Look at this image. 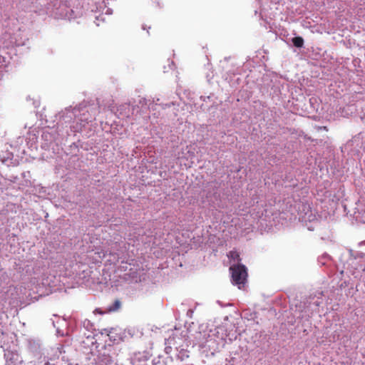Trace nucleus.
<instances>
[{"label":"nucleus","instance_id":"f257e3e1","mask_svg":"<svg viewBox=\"0 0 365 365\" xmlns=\"http://www.w3.org/2000/svg\"><path fill=\"white\" fill-rule=\"evenodd\" d=\"M99 344L93 334L82 336L79 341V351L87 361L96 356Z\"/></svg>","mask_w":365,"mask_h":365},{"label":"nucleus","instance_id":"f03ea898","mask_svg":"<svg viewBox=\"0 0 365 365\" xmlns=\"http://www.w3.org/2000/svg\"><path fill=\"white\" fill-rule=\"evenodd\" d=\"M232 283L237 285L239 289L245 287L247 281V269L242 264H233L230 267Z\"/></svg>","mask_w":365,"mask_h":365},{"label":"nucleus","instance_id":"7ed1b4c3","mask_svg":"<svg viewBox=\"0 0 365 365\" xmlns=\"http://www.w3.org/2000/svg\"><path fill=\"white\" fill-rule=\"evenodd\" d=\"M113 347L112 345H103L101 349H98V352L95 356H91L88 360L92 365H110L113 362L110 352Z\"/></svg>","mask_w":365,"mask_h":365},{"label":"nucleus","instance_id":"20e7f679","mask_svg":"<svg viewBox=\"0 0 365 365\" xmlns=\"http://www.w3.org/2000/svg\"><path fill=\"white\" fill-rule=\"evenodd\" d=\"M81 111L82 113H81L78 116L80 123H77L76 126H73L75 131L81 130L89 121H92L93 119H95L94 116L96 114V108H87L86 110H82Z\"/></svg>","mask_w":365,"mask_h":365},{"label":"nucleus","instance_id":"39448f33","mask_svg":"<svg viewBox=\"0 0 365 365\" xmlns=\"http://www.w3.org/2000/svg\"><path fill=\"white\" fill-rule=\"evenodd\" d=\"M217 334H221V339L225 341H226L227 339H228L230 341H232L237 338L235 331L232 329L227 332V329L224 326L218 327L217 328Z\"/></svg>","mask_w":365,"mask_h":365},{"label":"nucleus","instance_id":"423d86ee","mask_svg":"<svg viewBox=\"0 0 365 365\" xmlns=\"http://www.w3.org/2000/svg\"><path fill=\"white\" fill-rule=\"evenodd\" d=\"M186 339L180 336L176 335L173 336H170L165 341V344H170L173 347L175 348L176 351L182 346H185L184 343H185ZM187 346V344L185 345Z\"/></svg>","mask_w":365,"mask_h":365},{"label":"nucleus","instance_id":"0eeeda50","mask_svg":"<svg viewBox=\"0 0 365 365\" xmlns=\"http://www.w3.org/2000/svg\"><path fill=\"white\" fill-rule=\"evenodd\" d=\"M4 358L6 365H16L21 361L17 352L9 349L4 351Z\"/></svg>","mask_w":365,"mask_h":365},{"label":"nucleus","instance_id":"6e6552de","mask_svg":"<svg viewBox=\"0 0 365 365\" xmlns=\"http://www.w3.org/2000/svg\"><path fill=\"white\" fill-rule=\"evenodd\" d=\"M177 351V358L180 361H183L189 357V351L185 346L180 348Z\"/></svg>","mask_w":365,"mask_h":365},{"label":"nucleus","instance_id":"1a4fd4ad","mask_svg":"<svg viewBox=\"0 0 365 365\" xmlns=\"http://www.w3.org/2000/svg\"><path fill=\"white\" fill-rule=\"evenodd\" d=\"M292 42L297 48H302L304 46V39L301 36L292 38Z\"/></svg>","mask_w":365,"mask_h":365},{"label":"nucleus","instance_id":"9d476101","mask_svg":"<svg viewBox=\"0 0 365 365\" xmlns=\"http://www.w3.org/2000/svg\"><path fill=\"white\" fill-rule=\"evenodd\" d=\"M83 327L85 329L91 331L94 329V324L88 319H85L82 322Z\"/></svg>","mask_w":365,"mask_h":365},{"label":"nucleus","instance_id":"9b49d317","mask_svg":"<svg viewBox=\"0 0 365 365\" xmlns=\"http://www.w3.org/2000/svg\"><path fill=\"white\" fill-rule=\"evenodd\" d=\"M120 307H121L120 301L118 299H116V300H115L113 304L108 308V309L109 312H115V311L118 310L120 308Z\"/></svg>","mask_w":365,"mask_h":365},{"label":"nucleus","instance_id":"f8f14e48","mask_svg":"<svg viewBox=\"0 0 365 365\" xmlns=\"http://www.w3.org/2000/svg\"><path fill=\"white\" fill-rule=\"evenodd\" d=\"M227 257L233 260H237V262L241 261L240 254L237 251H234V250L230 251L228 253Z\"/></svg>","mask_w":365,"mask_h":365},{"label":"nucleus","instance_id":"ddd939ff","mask_svg":"<svg viewBox=\"0 0 365 365\" xmlns=\"http://www.w3.org/2000/svg\"><path fill=\"white\" fill-rule=\"evenodd\" d=\"M136 240L138 241V242H141L143 244H146V243L150 242V239L149 240L147 239V238L144 239V236L143 235L140 236V231H139L138 237Z\"/></svg>","mask_w":365,"mask_h":365},{"label":"nucleus","instance_id":"4468645a","mask_svg":"<svg viewBox=\"0 0 365 365\" xmlns=\"http://www.w3.org/2000/svg\"><path fill=\"white\" fill-rule=\"evenodd\" d=\"M172 349H173V346L172 345L166 344V346L165 348V351L166 352V354H170V351H172Z\"/></svg>","mask_w":365,"mask_h":365},{"label":"nucleus","instance_id":"2eb2a0df","mask_svg":"<svg viewBox=\"0 0 365 365\" xmlns=\"http://www.w3.org/2000/svg\"><path fill=\"white\" fill-rule=\"evenodd\" d=\"M159 363H160V359H159V358H158V359H153V361H152V364H153V365H157V364H158Z\"/></svg>","mask_w":365,"mask_h":365},{"label":"nucleus","instance_id":"dca6fc26","mask_svg":"<svg viewBox=\"0 0 365 365\" xmlns=\"http://www.w3.org/2000/svg\"><path fill=\"white\" fill-rule=\"evenodd\" d=\"M153 3L155 4L157 7H161L160 2L159 0H154Z\"/></svg>","mask_w":365,"mask_h":365},{"label":"nucleus","instance_id":"f3484780","mask_svg":"<svg viewBox=\"0 0 365 365\" xmlns=\"http://www.w3.org/2000/svg\"><path fill=\"white\" fill-rule=\"evenodd\" d=\"M76 112H81V110L79 108H73V113H74L75 115L76 114Z\"/></svg>","mask_w":365,"mask_h":365},{"label":"nucleus","instance_id":"a211bd4d","mask_svg":"<svg viewBox=\"0 0 365 365\" xmlns=\"http://www.w3.org/2000/svg\"><path fill=\"white\" fill-rule=\"evenodd\" d=\"M142 29H144V30L147 29V31L148 32V29H150V27L149 26V27L147 29L145 25H143Z\"/></svg>","mask_w":365,"mask_h":365},{"label":"nucleus","instance_id":"6ab92c4d","mask_svg":"<svg viewBox=\"0 0 365 365\" xmlns=\"http://www.w3.org/2000/svg\"><path fill=\"white\" fill-rule=\"evenodd\" d=\"M61 16H66V14H61Z\"/></svg>","mask_w":365,"mask_h":365},{"label":"nucleus","instance_id":"aec40b11","mask_svg":"<svg viewBox=\"0 0 365 365\" xmlns=\"http://www.w3.org/2000/svg\"><path fill=\"white\" fill-rule=\"evenodd\" d=\"M44 365H51L49 363H46Z\"/></svg>","mask_w":365,"mask_h":365}]
</instances>
